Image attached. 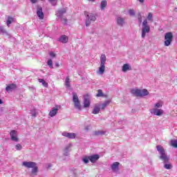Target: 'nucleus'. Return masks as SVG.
I'll list each match as a JSON object with an SVG mask.
<instances>
[{"label":"nucleus","instance_id":"f257e3e1","mask_svg":"<svg viewBox=\"0 0 177 177\" xmlns=\"http://www.w3.org/2000/svg\"><path fill=\"white\" fill-rule=\"evenodd\" d=\"M156 150L159 153V158L165 163L164 168L165 169H172V165L171 163H167L169 161V156L165 153V149L161 145L156 146Z\"/></svg>","mask_w":177,"mask_h":177},{"label":"nucleus","instance_id":"f03ea898","mask_svg":"<svg viewBox=\"0 0 177 177\" xmlns=\"http://www.w3.org/2000/svg\"><path fill=\"white\" fill-rule=\"evenodd\" d=\"M147 19H145L142 21V38H145L146 35L150 32V26L149 25L147 20L153 23V13L149 12L148 16L147 17Z\"/></svg>","mask_w":177,"mask_h":177},{"label":"nucleus","instance_id":"7ed1b4c3","mask_svg":"<svg viewBox=\"0 0 177 177\" xmlns=\"http://www.w3.org/2000/svg\"><path fill=\"white\" fill-rule=\"evenodd\" d=\"M106 55L102 54L100 56V66L98 68L97 74H100V75H102V74H104V71L106 70Z\"/></svg>","mask_w":177,"mask_h":177},{"label":"nucleus","instance_id":"20e7f679","mask_svg":"<svg viewBox=\"0 0 177 177\" xmlns=\"http://www.w3.org/2000/svg\"><path fill=\"white\" fill-rule=\"evenodd\" d=\"M131 93L132 95H134L135 96H138L139 97H142V96H147L149 95V91L147 89H139V88H133L131 91Z\"/></svg>","mask_w":177,"mask_h":177},{"label":"nucleus","instance_id":"39448f33","mask_svg":"<svg viewBox=\"0 0 177 177\" xmlns=\"http://www.w3.org/2000/svg\"><path fill=\"white\" fill-rule=\"evenodd\" d=\"M66 8L59 9L56 11V16L58 17L64 24H67V19L63 17L64 15L66 14Z\"/></svg>","mask_w":177,"mask_h":177},{"label":"nucleus","instance_id":"423d86ee","mask_svg":"<svg viewBox=\"0 0 177 177\" xmlns=\"http://www.w3.org/2000/svg\"><path fill=\"white\" fill-rule=\"evenodd\" d=\"M86 16V26L88 27L91 24V21H95L96 20V17L95 16V14L89 13V12H85Z\"/></svg>","mask_w":177,"mask_h":177},{"label":"nucleus","instance_id":"0eeeda50","mask_svg":"<svg viewBox=\"0 0 177 177\" xmlns=\"http://www.w3.org/2000/svg\"><path fill=\"white\" fill-rule=\"evenodd\" d=\"M73 102L74 103L75 109L81 111V103L80 102V100L78 99V95H77V93H73Z\"/></svg>","mask_w":177,"mask_h":177},{"label":"nucleus","instance_id":"6e6552de","mask_svg":"<svg viewBox=\"0 0 177 177\" xmlns=\"http://www.w3.org/2000/svg\"><path fill=\"white\" fill-rule=\"evenodd\" d=\"M174 35L172 32H167L165 35V46H169L172 42Z\"/></svg>","mask_w":177,"mask_h":177},{"label":"nucleus","instance_id":"1a4fd4ad","mask_svg":"<svg viewBox=\"0 0 177 177\" xmlns=\"http://www.w3.org/2000/svg\"><path fill=\"white\" fill-rule=\"evenodd\" d=\"M150 113L151 114H153V115H162V114H164V110L162 109H157V108H153L150 109Z\"/></svg>","mask_w":177,"mask_h":177},{"label":"nucleus","instance_id":"9d476101","mask_svg":"<svg viewBox=\"0 0 177 177\" xmlns=\"http://www.w3.org/2000/svg\"><path fill=\"white\" fill-rule=\"evenodd\" d=\"M91 106V97L89 95H86L84 97V107L86 109Z\"/></svg>","mask_w":177,"mask_h":177},{"label":"nucleus","instance_id":"9b49d317","mask_svg":"<svg viewBox=\"0 0 177 177\" xmlns=\"http://www.w3.org/2000/svg\"><path fill=\"white\" fill-rule=\"evenodd\" d=\"M111 168L112 170V172H114L115 174L118 173V171H120V162H115L111 165Z\"/></svg>","mask_w":177,"mask_h":177},{"label":"nucleus","instance_id":"f8f14e48","mask_svg":"<svg viewBox=\"0 0 177 177\" xmlns=\"http://www.w3.org/2000/svg\"><path fill=\"white\" fill-rule=\"evenodd\" d=\"M62 135L65 138H68V139H75V136H77L75 133H68L67 131L62 132Z\"/></svg>","mask_w":177,"mask_h":177},{"label":"nucleus","instance_id":"ddd939ff","mask_svg":"<svg viewBox=\"0 0 177 177\" xmlns=\"http://www.w3.org/2000/svg\"><path fill=\"white\" fill-rule=\"evenodd\" d=\"M10 135L11 140H12V142H19V138H17V131H16L15 130H12L10 133Z\"/></svg>","mask_w":177,"mask_h":177},{"label":"nucleus","instance_id":"4468645a","mask_svg":"<svg viewBox=\"0 0 177 177\" xmlns=\"http://www.w3.org/2000/svg\"><path fill=\"white\" fill-rule=\"evenodd\" d=\"M22 165L26 168H33V167H35V165H37V163L35 162L24 161L22 162Z\"/></svg>","mask_w":177,"mask_h":177},{"label":"nucleus","instance_id":"2eb2a0df","mask_svg":"<svg viewBox=\"0 0 177 177\" xmlns=\"http://www.w3.org/2000/svg\"><path fill=\"white\" fill-rule=\"evenodd\" d=\"M37 15L41 20L44 19V12H42V7L37 6Z\"/></svg>","mask_w":177,"mask_h":177},{"label":"nucleus","instance_id":"dca6fc26","mask_svg":"<svg viewBox=\"0 0 177 177\" xmlns=\"http://www.w3.org/2000/svg\"><path fill=\"white\" fill-rule=\"evenodd\" d=\"M100 158V156L98 154L89 156V160L93 164H95V162H96V161H97V160H99Z\"/></svg>","mask_w":177,"mask_h":177},{"label":"nucleus","instance_id":"f3484780","mask_svg":"<svg viewBox=\"0 0 177 177\" xmlns=\"http://www.w3.org/2000/svg\"><path fill=\"white\" fill-rule=\"evenodd\" d=\"M100 110H102L100 108V104L97 103L94 105L92 113L93 114H99V113H100Z\"/></svg>","mask_w":177,"mask_h":177},{"label":"nucleus","instance_id":"a211bd4d","mask_svg":"<svg viewBox=\"0 0 177 177\" xmlns=\"http://www.w3.org/2000/svg\"><path fill=\"white\" fill-rule=\"evenodd\" d=\"M57 111H59V108L57 106L53 107L49 112L48 115H50V117H55V115L57 114Z\"/></svg>","mask_w":177,"mask_h":177},{"label":"nucleus","instance_id":"6ab92c4d","mask_svg":"<svg viewBox=\"0 0 177 177\" xmlns=\"http://www.w3.org/2000/svg\"><path fill=\"white\" fill-rule=\"evenodd\" d=\"M98 104H100V107L101 109V110H104V109H106L107 107V106H109V104H110V100H106L104 102H100L98 103Z\"/></svg>","mask_w":177,"mask_h":177},{"label":"nucleus","instance_id":"aec40b11","mask_svg":"<svg viewBox=\"0 0 177 177\" xmlns=\"http://www.w3.org/2000/svg\"><path fill=\"white\" fill-rule=\"evenodd\" d=\"M38 175V166L35 165L32 167V170L30 171V176H37Z\"/></svg>","mask_w":177,"mask_h":177},{"label":"nucleus","instance_id":"412c9836","mask_svg":"<svg viewBox=\"0 0 177 177\" xmlns=\"http://www.w3.org/2000/svg\"><path fill=\"white\" fill-rule=\"evenodd\" d=\"M16 88H17L16 84H11L7 86L6 91V92H8L9 93L10 92H12V91H15V89H16Z\"/></svg>","mask_w":177,"mask_h":177},{"label":"nucleus","instance_id":"4be33fe9","mask_svg":"<svg viewBox=\"0 0 177 177\" xmlns=\"http://www.w3.org/2000/svg\"><path fill=\"white\" fill-rule=\"evenodd\" d=\"M73 145L68 144L66 145L65 149H64V156H66V157L68 156V153H70V149H71V147Z\"/></svg>","mask_w":177,"mask_h":177},{"label":"nucleus","instance_id":"5701e85b","mask_svg":"<svg viewBox=\"0 0 177 177\" xmlns=\"http://www.w3.org/2000/svg\"><path fill=\"white\" fill-rule=\"evenodd\" d=\"M117 24H118V26L122 27V26L125 24V19L124 18L119 17L117 18Z\"/></svg>","mask_w":177,"mask_h":177},{"label":"nucleus","instance_id":"b1692460","mask_svg":"<svg viewBox=\"0 0 177 177\" xmlns=\"http://www.w3.org/2000/svg\"><path fill=\"white\" fill-rule=\"evenodd\" d=\"M59 41L62 44H67L68 42V37L66 35H62L59 38Z\"/></svg>","mask_w":177,"mask_h":177},{"label":"nucleus","instance_id":"393cba45","mask_svg":"<svg viewBox=\"0 0 177 177\" xmlns=\"http://www.w3.org/2000/svg\"><path fill=\"white\" fill-rule=\"evenodd\" d=\"M122 71L123 73H127L128 70H132V68L129 66V64H124L122 66Z\"/></svg>","mask_w":177,"mask_h":177},{"label":"nucleus","instance_id":"a878e982","mask_svg":"<svg viewBox=\"0 0 177 177\" xmlns=\"http://www.w3.org/2000/svg\"><path fill=\"white\" fill-rule=\"evenodd\" d=\"M164 106V102L162 100H159L158 102H156L154 105L155 109H161Z\"/></svg>","mask_w":177,"mask_h":177},{"label":"nucleus","instance_id":"bb28decb","mask_svg":"<svg viewBox=\"0 0 177 177\" xmlns=\"http://www.w3.org/2000/svg\"><path fill=\"white\" fill-rule=\"evenodd\" d=\"M106 6H107V1L104 0L102 1L100 4L101 10H104V9H106Z\"/></svg>","mask_w":177,"mask_h":177},{"label":"nucleus","instance_id":"cd10ccee","mask_svg":"<svg viewBox=\"0 0 177 177\" xmlns=\"http://www.w3.org/2000/svg\"><path fill=\"white\" fill-rule=\"evenodd\" d=\"M70 82H71V81H70V77L68 76L65 79V86L66 88H70V86H71Z\"/></svg>","mask_w":177,"mask_h":177},{"label":"nucleus","instance_id":"c85d7f7f","mask_svg":"<svg viewBox=\"0 0 177 177\" xmlns=\"http://www.w3.org/2000/svg\"><path fill=\"white\" fill-rule=\"evenodd\" d=\"M14 21H15V19L12 17H8L6 22L8 27H9L10 24H12V23H13Z\"/></svg>","mask_w":177,"mask_h":177},{"label":"nucleus","instance_id":"c756f323","mask_svg":"<svg viewBox=\"0 0 177 177\" xmlns=\"http://www.w3.org/2000/svg\"><path fill=\"white\" fill-rule=\"evenodd\" d=\"M0 34H2V35H8V32L3 26H0Z\"/></svg>","mask_w":177,"mask_h":177},{"label":"nucleus","instance_id":"7c9ffc66","mask_svg":"<svg viewBox=\"0 0 177 177\" xmlns=\"http://www.w3.org/2000/svg\"><path fill=\"white\" fill-rule=\"evenodd\" d=\"M170 145L172 147L177 148V140H171L170 141Z\"/></svg>","mask_w":177,"mask_h":177},{"label":"nucleus","instance_id":"2f4dec72","mask_svg":"<svg viewBox=\"0 0 177 177\" xmlns=\"http://www.w3.org/2000/svg\"><path fill=\"white\" fill-rule=\"evenodd\" d=\"M39 82H40L41 84H42V85L44 86H45V88H48V83L46 82H45L44 80V79H39L38 80Z\"/></svg>","mask_w":177,"mask_h":177},{"label":"nucleus","instance_id":"473e14b6","mask_svg":"<svg viewBox=\"0 0 177 177\" xmlns=\"http://www.w3.org/2000/svg\"><path fill=\"white\" fill-rule=\"evenodd\" d=\"M82 161H83V162H84V164H88V162H89V161H90L89 156L83 157Z\"/></svg>","mask_w":177,"mask_h":177},{"label":"nucleus","instance_id":"72a5a7b5","mask_svg":"<svg viewBox=\"0 0 177 177\" xmlns=\"http://www.w3.org/2000/svg\"><path fill=\"white\" fill-rule=\"evenodd\" d=\"M47 64L50 67V68H53V61H52V59H48L47 61Z\"/></svg>","mask_w":177,"mask_h":177},{"label":"nucleus","instance_id":"f704fd0d","mask_svg":"<svg viewBox=\"0 0 177 177\" xmlns=\"http://www.w3.org/2000/svg\"><path fill=\"white\" fill-rule=\"evenodd\" d=\"M71 174L73 175V177L78 176V171H77V169H75L74 171H71Z\"/></svg>","mask_w":177,"mask_h":177},{"label":"nucleus","instance_id":"c9c22d12","mask_svg":"<svg viewBox=\"0 0 177 177\" xmlns=\"http://www.w3.org/2000/svg\"><path fill=\"white\" fill-rule=\"evenodd\" d=\"M49 2L53 5V6H56L57 4V0H49Z\"/></svg>","mask_w":177,"mask_h":177},{"label":"nucleus","instance_id":"e433bc0d","mask_svg":"<svg viewBox=\"0 0 177 177\" xmlns=\"http://www.w3.org/2000/svg\"><path fill=\"white\" fill-rule=\"evenodd\" d=\"M94 135H95L96 136L99 135H104V131H95Z\"/></svg>","mask_w":177,"mask_h":177},{"label":"nucleus","instance_id":"4c0bfd02","mask_svg":"<svg viewBox=\"0 0 177 177\" xmlns=\"http://www.w3.org/2000/svg\"><path fill=\"white\" fill-rule=\"evenodd\" d=\"M15 149L17 151H20L21 150V149H23V147L21 146V145L17 144V145H15Z\"/></svg>","mask_w":177,"mask_h":177},{"label":"nucleus","instance_id":"58836bf2","mask_svg":"<svg viewBox=\"0 0 177 177\" xmlns=\"http://www.w3.org/2000/svg\"><path fill=\"white\" fill-rule=\"evenodd\" d=\"M138 20L140 24H142V15H140V12L138 14Z\"/></svg>","mask_w":177,"mask_h":177},{"label":"nucleus","instance_id":"ea45409f","mask_svg":"<svg viewBox=\"0 0 177 177\" xmlns=\"http://www.w3.org/2000/svg\"><path fill=\"white\" fill-rule=\"evenodd\" d=\"M97 94L96 95V96L97 97H102V96H103V92H102V90H98L97 91Z\"/></svg>","mask_w":177,"mask_h":177},{"label":"nucleus","instance_id":"a19ab883","mask_svg":"<svg viewBox=\"0 0 177 177\" xmlns=\"http://www.w3.org/2000/svg\"><path fill=\"white\" fill-rule=\"evenodd\" d=\"M30 114L32 115V117H37V111L35 109L31 111Z\"/></svg>","mask_w":177,"mask_h":177},{"label":"nucleus","instance_id":"79ce46f5","mask_svg":"<svg viewBox=\"0 0 177 177\" xmlns=\"http://www.w3.org/2000/svg\"><path fill=\"white\" fill-rule=\"evenodd\" d=\"M128 12H129V15H130L131 16H135V10H129Z\"/></svg>","mask_w":177,"mask_h":177},{"label":"nucleus","instance_id":"37998d69","mask_svg":"<svg viewBox=\"0 0 177 177\" xmlns=\"http://www.w3.org/2000/svg\"><path fill=\"white\" fill-rule=\"evenodd\" d=\"M49 55L53 59L55 57H56V54L54 52H50L49 53Z\"/></svg>","mask_w":177,"mask_h":177},{"label":"nucleus","instance_id":"c03bdc74","mask_svg":"<svg viewBox=\"0 0 177 177\" xmlns=\"http://www.w3.org/2000/svg\"><path fill=\"white\" fill-rule=\"evenodd\" d=\"M32 3H37V1L38 0H30Z\"/></svg>","mask_w":177,"mask_h":177},{"label":"nucleus","instance_id":"a18cd8bd","mask_svg":"<svg viewBox=\"0 0 177 177\" xmlns=\"http://www.w3.org/2000/svg\"><path fill=\"white\" fill-rule=\"evenodd\" d=\"M85 130H86V131H89V126L85 127Z\"/></svg>","mask_w":177,"mask_h":177},{"label":"nucleus","instance_id":"49530a36","mask_svg":"<svg viewBox=\"0 0 177 177\" xmlns=\"http://www.w3.org/2000/svg\"><path fill=\"white\" fill-rule=\"evenodd\" d=\"M139 2H140V3H143V2H145V0H138Z\"/></svg>","mask_w":177,"mask_h":177},{"label":"nucleus","instance_id":"de8ad7c7","mask_svg":"<svg viewBox=\"0 0 177 177\" xmlns=\"http://www.w3.org/2000/svg\"><path fill=\"white\" fill-rule=\"evenodd\" d=\"M59 64L57 62L55 63V67H59Z\"/></svg>","mask_w":177,"mask_h":177},{"label":"nucleus","instance_id":"09e8293b","mask_svg":"<svg viewBox=\"0 0 177 177\" xmlns=\"http://www.w3.org/2000/svg\"><path fill=\"white\" fill-rule=\"evenodd\" d=\"M50 167H52L51 164H48V168H50Z\"/></svg>","mask_w":177,"mask_h":177},{"label":"nucleus","instance_id":"8fccbe9b","mask_svg":"<svg viewBox=\"0 0 177 177\" xmlns=\"http://www.w3.org/2000/svg\"><path fill=\"white\" fill-rule=\"evenodd\" d=\"M90 2H95V0H88Z\"/></svg>","mask_w":177,"mask_h":177},{"label":"nucleus","instance_id":"3c124183","mask_svg":"<svg viewBox=\"0 0 177 177\" xmlns=\"http://www.w3.org/2000/svg\"><path fill=\"white\" fill-rule=\"evenodd\" d=\"M2 100H0V104H2Z\"/></svg>","mask_w":177,"mask_h":177}]
</instances>
